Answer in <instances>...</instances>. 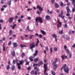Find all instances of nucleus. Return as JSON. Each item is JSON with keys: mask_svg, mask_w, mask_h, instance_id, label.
Returning <instances> with one entry per match:
<instances>
[{"mask_svg": "<svg viewBox=\"0 0 75 75\" xmlns=\"http://www.w3.org/2000/svg\"><path fill=\"white\" fill-rule=\"evenodd\" d=\"M3 51H6V48H5V47H3Z\"/></svg>", "mask_w": 75, "mask_h": 75, "instance_id": "nucleus-48", "label": "nucleus"}, {"mask_svg": "<svg viewBox=\"0 0 75 75\" xmlns=\"http://www.w3.org/2000/svg\"><path fill=\"white\" fill-rule=\"evenodd\" d=\"M46 50H47V51H48V47L47 46L46 48Z\"/></svg>", "mask_w": 75, "mask_h": 75, "instance_id": "nucleus-63", "label": "nucleus"}, {"mask_svg": "<svg viewBox=\"0 0 75 75\" xmlns=\"http://www.w3.org/2000/svg\"><path fill=\"white\" fill-rule=\"evenodd\" d=\"M61 58L62 59H63V60H64V58H65L66 59H67V58H68V57H67V56L63 55L62 56Z\"/></svg>", "mask_w": 75, "mask_h": 75, "instance_id": "nucleus-11", "label": "nucleus"}, {"mask_svg": "<svg viewBox=\"0 0 75 75\" xmlns=\"http://www.w3.org/2000/svg\"><path fill=\"white\" fill-rule=\"evenodd\" d=\"M67 27H68V25H67V24H65L64 25V27L65 28H67Z\"/></svg>", "mask_w": 75, "mask_h": 75, "instance_id": "nucleus-52", "label": "nucleus"}, {"mask_svg": "<svg viewBox=\"0 0 75 75\" xmlns=\"http://www.w3.org/2000/svg\"><path fill=\"white\" fill-rule=\"evenodd\" d=\"M7 7V6L6 5H3V6L2 7V8H6Z\"/></svg>", "mask_w": 75, "mask_h": 75, "instance_id": "nucleus-47", "label": "nucleus"}, {"mask_svg": "<svg viewBox=\"0 0 75 75\" xmlns=\"http://www.w3.org/2000/svg\"><path fill=\"white\" fill-rule=\"evenodd\" d=\"M25 61H26V63L25 64V65H29V64L30 63V62H27V60H26V59L25 60Z\"/></svg>", "mask_w": 75, "mask_h": 75, "instance_id": "nucleus-21", "label": "nucleus"}, {"mask_svg": "<svg viewBox=\"0 0 75 75\" xmlns=\"http://www.w3.org/2000/svg\"><path fill=\"white\" fill-rule=\"evenodd\" d=\"M20 46L21 47V48H23V47H27L26 45H24L23 44H20Z\"/></svg>", "mask_w": 75, "mask_h": 75, "instance_id": "nucleus-22", "label": "nucleus"}, {"mask_svg": "<svg viewBox=\"0 0 75 75\" xmlns=\"http://www.w3.org/2000/svg\"><path fill=\"white\" fill-rule=\"evenodd\" d=\"M59 34H62V33H63V30H62L61 31H59Z\"/></svg>", "mask_w": 75, "mask_h": 75, "instance_id": "nucleus-34", "label": "nucleus"}, {"mask_svg": "<svg viewBox=\"0 0 75 75\" xmlns=\"http://www.w3.org/2000/svg\"><path fill=\"white\" fill-rule=\"evenodd\" d=\"M66 50L67 54H69V49H66Z\"/></svg>", "mask_w": 75, "mask_h": 75, "instance_id": "nucleus-38", "label": "nucleus"}, {"mask_svg": "<svg viewBox=\"0 0 75 75\" xmlns=\"http://www.w3.org/2000/svg\"><path fill=\"white\" fill-rule=\"evenodd\" d=\"M57 23H58L57 25V27L58 28H59V24H60V26H61L62 25V22H59V20H58L57 21Z\"/></svg>", "mask_w": 75, "mask_h": 75, "instance_id": "nucleus-8", "label": "nucleus"}, {"mask_svg": "<svg viewBox=\"0 0 75 75\" xmlns=\"http://www.w3.org/2000/svg\"><path fill=\"white\" fill-rule=\"evenodd\" d=\"M29 46L30 49H31V50L33 51V48H35V43L34 42H33L31 44H30L29 45Z\"/></svg>", "mask_w": 75, "mask_h": 75, "instance_id": "nucleus-2", "label": "nucleus"}, {"mask_svg": "<svg viewBox=\"0 0 75 75\" xmlns=\"http://www.w3.org/2000/svg\"><path fill=\"white\" fill-rule=\"evenodd\" d=\"M9 35H11V34H12V30H10L9 32Z\"/></svg>", "mask_w": 75, "mask_h": 75, "instance_id": "nucleus-40", "label": "nucleus"}, {"mask_svg": "<svg viewBox=\"0 0 75 75\" xmlns=\"http://www.w3.org/2000/svg\"><path fill=\"white\" fill-rule=\"evenodd\" d=\"M10 66H8L6 67V69L7 70H8V69H10Z\"/></svg>", "mask_w": 75, "mask_h": 75, "instance_id": "nucleus-46", "label": "nucleus"}, {"mask_svg": "<svg viewBox=\"0 0 75 75\" xmlns=\"http://www.w3.org/2000/svg\"><path fill=\"white\" fill-rule=\"evenodd\" d=\"M11 1L10 0V1L8 2L7 3V4H8V5L10 6V5L11 4Z\"/></svg>", "mask_w": 75, "mask_h": 75, "instance_id": "nucleus-32", "label": "nucleus"}, {"mask_svg": "<svg viewBox=\"0 0 75 75\" xmlns=\"http://www.w3.org/2000/svg\"><path fill=\"white\" fill-rule=\"evenodd\" d=\"M34 37V35H30V36L29 37V38L30 39H32L33 38V37Z\"/></svg>", "mask_w": 75, "mask_h": 75, "instance_id": "nucleus-24", "label": "nucleus"}, {"mask_svg": "<svg viewBox=\"0 0 75 75\" xmlns=\"http://www.w3.org/2000/svg\"><path fill=\"white\" fill-rule=\"evenodd\" d=\"M37 8L38 9V8H39V10H40V11H42L43 10V8H42L39 5H37Z\"/></svg>", "mask_w": 75, "mask_h": 75, "instance_id": "nucleus-7", "label": "nucleus"}, {"mask_svg": "<svg viewBox=\"0 0 75 75\" xmlns=\"http://www.w3.org/2000/svg\"><path fill=\"white\" fill-rule=\"evenodd\" d=\"M38 52L37 50H35V53H34L33 54V56L34 57H36L37 55V54H38Z\"/></svg>", "mask_w": 75, "mask_h": 75, "instance_id": "nucleus-10", "label": "nucleus"}, {"mask_svg": "<svg viewBox=\"0 0 75 75\" xmlns=\"http://www.w3.org/2000/svg\"><path fill=\"white\" fill-rule=\"evenodd\" d=\"M13 47L14 48H16L17 46H18V45L17 44V43L14 42L13 43Z\"/></svg>", "mask_w": 75, "mask_h": 75, "instance_id": "nucleus-15", "label": "nucleus"}, {"mask_svg": "<svg viewBox=\"0 0 75 75\" xmlns=\"http://www.w3.org/2000/svg\"><path fill=\"white\" fill-rule=\"evenodd\" d=\"M66 39L67 40V41H69L70 40L69 37H68V36H67L66 37Z\"/></svg>", "mask_w": 75, "mask_h": 75, "instance_id": "nucleus-33", "label": "nucleus"}, {"mask_svg": "<svg viewBox=\"0 0 75 75\" xmlns=\"http://www.w3.org/2000/svg\"><path fill=\"white\" fill-rule=\"evenodd\" d=\"M1 4H4V1H3V0H1Z\"/></svg>", "mask_w": 75, "mask_h": 75, "instance_id": "nucleus-64", "label": "nucleus"}, {"mask_svg": "<svg viewBox=\"0 0 75 75\" xmlns=\"http://www.w3.org/2000/svg\"><path fill=\"white\" fill-rule=\"evenodd\" d=\"M51 73H52V75H55V72L53 71H51Z\"/></svg>", "mask_w": 75, "mask_h": 75, "instance_id": "nucleus-27", "label": "nucleus"}, {"mask_svg": "<svg viewBox=\"0 0 75 75\" xmlns=\"http://www.w3.org/2000/svg\"><path fill=\"white\" fill-rule=\"evenodd\" d=\"M62 69H64V71L67 74H68L69 72V68L65 66H62L61 69V70L62 71Z\"/></svg>", "mask_w": 75, "mask_h": 75, "instance_id": "nucleus-1", "label": "nucleus"}, {"mask_svg": "<svg viewBox=\"0 0 75 75\" xmlns=\"http://www.w3.org/2000/svg\"><path fill=\"white\" fill-rule=\"evenodd\" d=\"M33 58H34V57L31 56L30 57H29V60L30 61L32 62V61H33Z\"/></svg>", "mask_w": 75, "mask_h": 75, "instance_id": "nucleus-17", "label": "nucleus"}, {"mask_svg": "<svg viewBox=\"0 0 75 75\" xmlns=\"http://www.w3.org/2000/svg\"><path fill=\"white\" fill-rule=\"evenodd\" d=\"M56 62H54L53 63V66H57V64L56 63Z\"/></svg>", "mask_w": 75, "mask_h": 75, "instance_id": "nucleus-26", "label": "nucleus"}, {"mask_svg": "<svg viewBox=\"0 0 75 75\" xmlns=\"http://www.w3.org/2000/svg\"><path fill=\"white\" fill-rule=\"evenodd\" d=\"M66 2H67V6H69L70 5V3L68 2V1H66Z\"/></svg>", "mask_w": 75, "mask_h": 75, "instance_id": "nucleus-41", "label": "nucleus"}, {"mask_svg": "<svg viewBox=\"0 0 75 75\" xmlns=\"http://www.w3.org/2000/svg\"><path fill=\"white\" fill-rule=\"evenodd\" d=\"M57 48L56 47H54V51H57Z\"/></svg>", "mask_w": 75, "mask_h": 75, "instance_id": "nucleus-42", "label": "nucleus"}, {"mask_svg": "<svg viewBox=\"0 0 75 75\" xmlns=\"http://www.w3.org/2000/svg\"><path fill=\"white\" fill-rule=\"evenodd\" d=\"M41 11H40L39 12V11H38V14H41Z\"/></svg>", "mask_w": 75, "mask_h": 75, "instance_id": "nucleus-55", "label": "nucleus"}, {"mask_svg": "<svg viewBox=\"0 0 75 75\" xmlns=\"http://www.w3.org/2000/svg\"><path fill=\"white\" fill-rule=\"evenodd\" d=\"M38 61V58H36V59H34V62H35V63H37Z\"/></svg>", "mask_w": 75, "mask_h": 75, "instance_id": "nucleus-23", "label": "nucleus"}, {"mask_svg": "<svg viewBox=\"0 0 75 75\" xmlns=\"http://www.w3.org/2000/svg\"><path fill=\"white\" fill-rule=\"evenodd\" d=\"M11 41H10L8 43V45L10 46L11 45Z\"/></svg>", "mask_w": 75, "mask_h": 75, "instance_id": "nucleus-44", "label": "nucleus"}, {"mask_svg": "<svg viewBox=\"0 0 75 75\" xmlns=\"http://www.w3.org/2000/svg\"><path fill=\"white\" fill-rule=\"evenodd\" d=\"M11 69L12 71H14V69H15V67H14V66H12Z\"/></svg>", "mask_w": 75, "mask_h": 75, "instance_id": "nucleus-37", "label": "nucleus"}, {"mask_svg": "<svg viewBox=\"0 0 75 75\" xmlns=\"http://www.w3.org/2000/svg\"><path fill=\"white\" fill-rule=\"evenodd\" d=\"M70 16V14L69 13H67L66 14V16H67L68 17H69Z\"/></svg>", "mask_w": 75, "mask_h": 75, "instance_id": "nucleus-50", "label": "nucleus"}, {"mask_svg": "<svg viewBox=\"0 0 75 75\" xmlns=\"http://www.w3.org/2000/svg\"><path fill=\"white\" fill-rule=\"evenodd\" d=\"M37 41L36 44V46H37L38 45V44L39 43V40H38V39H37Z\"/></svg>", "mask_w": 75, "mask_h": 75, "instance_id": "nucleus-29", "label": "nucleus"}, {"mask_svg": "<svg viewBox=\"0 0 75 75\" xmlns=\"http://www.w3.org/2000/svg\"><path fill=\"white\" fill-rule=\"evenodd\" d=\"M18 61V60L17 59H16V60H13V63L14 64H15L16 62H17Z\"/></svg>", "mask_w": 75, "mask_h": 75, "instance_id": "nucleus-18", "label": "nucleus"}, {"mask_svg": "<svg viewBox=\"0 0 75 75\" xmlns=\"http://www.w3.org/2000/svg\"><path fill=\"white\" fill-rule=\"evenodd\" d=\"M69 58L71 59L72 58V54L71 53H69Z\"/></svg>", "mask_w": 75, "mask_h": 75, "instance_id": "nucleus-28", "label": "nucleus"}, {"mask_svg": "<svg viewBox=\"0 0 75 75\" xmlns=\"http://www.w3.org/2000/svg\"><path fill=\"white\" fill-rule=\"evenodd\" d=\"M38 66V64H35L34 63L33 64V66Z\"/></svg>", "mask_w": 75, "mask_h": 75, "instance_id": "nucleus-45", "label": "nucleus"}, {"mask_svg": "<svg viewBox=\"0 0 75 75\" xmlns=\"http://www.w3.org/2000/svg\"><path fill=\"white\" fill-rule=\"evenodd\" d=\"M55 62H59V59H57V58H56Z\"/></svg>", "mask_w": 75, "mask_h": 75, "instance_id": "nucleus-25", "label": "nucleus"}, {"mask_svg": "<svg viewBox=\"0 0 75 75\" xmlns=\"http://www.w3.org/2000/svg\"><path fill=\"white\" fill-rule=\"evenodd\" d=\"M43 64V62H42V61H41L40 62V65H42Z\"/></svg>", "mask_w": 75, "mask_h": 75, "instance_id": "nucleus-54", "label": "nucleus"}, {"mask_svg": "<svg viewBox=\"0 0 75 75\" xmlns=\"http://www.w3.org/2000/svg\"><path fill=\"white\" fill-rule=\"evenodd\" d=\"M46 20H50L51 19V17L49 15H46L45 16Z\"/></svg>", "mask_w": 75, "mask_h": 75, "instance_id": "nucleus-6", "label": "nucleus"}, {"mask_svg": "<svg viewBox=\"0 0 75 75\" xmlns=\"http://www.w3.org/2000/svg\"><path fill=\"white\" fill-rule=\"evenodd\" d=\"M38 20L40 22V23H43V21H42V18L41 17H39L38 18H36L35 21L36 22H37Z\"/></svg>", "mask_w": 75, "mask_h": 75, "instance_id": "nucleus-3", "label": "nucleus"}, {"mask_svg": "<svg viewBox=\"0 0 75 75\" xmlns=\"http://www.w3.org/2000/svg\"><path fill=\"white\" fill-rule=\"evenodd\" d=\"M60 5L61 7H63V6H64V3H63L62 2H61Z\"/></svg>", "mask_w": 75, "mask_h": 75, "instance_id": "nucleus-30", "label": "nucleus"}, {"mask_svg": "<svg viewBox=\"0 0 75 75\" xmlns=\"http://www.w3.org/2000/svg\"><path fill=\"white\" fill-rule=\"evenodd\" d=\"M54 6L56 8H57L59 7V5H58V4L56 3H55V4H54Z\"/></svg>", "mask_w": 75, "mask_h": 75, "instance_id": "nucleus-16", "label": "nucleus"}, {"mask_svg": "<svg viewBox=\"0 0 75 75\" xmlns=\"http://www.w3.org/2000/svg\"><path fill=\"white\" fill-rule=\"evenodd\" d=\"M35 75H37V71H35Z\"/></svg>", "mask_w": 75, "mask_h": 75, "instance_id": "nucleus-56", "label": "nucleus"}, {"mask_svg": "<svg viewBox=\"0 0 75 75\" xmlns=\"http://www.w3.org/2000/svg\"><path fill=\"white\" fill-rule=\"evenodd\" d=\"M67 46L66 45H65L64 46V48L65 50H67Z\"/></svg>", "mask_w": 75, "mask_h": 75, "instance_id": "nucleus-60", "label": "nucleus"}, {"mask_svg": "<svg viewBox=\"0 0 75 75\" xmlns=\"http://www.w3.org/2000/svg\"><path fill=\"white\" fill-rule=\"evenodd\" d=\"M18 69H21V66H18Z\"/></svg>", "mask_w": 75, "mask_h": 75, "instance_id": "nucleus-51", "label": "nucleus"}, {"mask_svg": "<svg viewBox=\"0 0 75 75\" xmlns=\"http://www.w3.org/2000/svg\"><path fill=\"white\" fill-rule=\"evenodd\" d=\"M22 58L25 57V54L24 53H23L22 54Z\"/></svg>", "mask_w": 75, "mask_h": 75, "instance_id": "nucleus-39", "label": "nucleus"}, {"mask_svg": "<svg viewBox=\"0 0 75 75\" xmlns=\"http://www.w3.org/2000/svg\"><path fill=\"white\" fill-rule=\"evenodd\" d=\"M30 74L31 75H33L34 74V70H32L30 72Z\"/></svg>", "mask_w": 75, "mask_h": 75, "instance_id": "nucleus-43", "label": "nucleus"}, {"mask_svg": "<svg viewBox=\"0 0 75 75\" xmlns=\"http://www.w3.org/2000/svg\"><path fill=\"white\" fill-rule=\"evenodd\" d=\"M66 10H67V13H71V10L69 9V6H67L66 7Z\"/></svg>", "mask_w": 75, "mask_h": 75, "instance_id": "nucleus-9", "label": "nucleus"}, {"mask_svg": "<svg viewBox=\"0 0 75 75\" xmlns=\"http://www.w3.org/2000/svg\"><path fill=\"white\" fill-rule=\"evenodd\" d=\"M55 0H52L51 3H52V4H54V1H55Z\"/></svg>", "mask_w": 75, "mask_h": 75, "instance_id": "nucleus-53", "label": "nucleus"}, {"mask_svg": "<svg viewBox=\"0 0 75 75\" xmlns=\"http://www.w3.org/2000/svg\"><path fill=\"white\" fill-rule=\"evenodd\" d=\"M19 62L20 63H17V65L18 66H20L21 65H22L24 62V61L22 60V61H19Z\"/></svg>", "mask_w": 75, "mask_h": 75, "instance_id": "nucleus-5", "label": "nucleus"}, {"mask_svg": "<svg viewBox=\"0 0 75 75\" xmlns=\"http://www.w3.org/2000/svg\"><path fill=\"white\" fill-rule=\"evenodd\" d=\"M72 47L73 48H75V43L72 46Z\"/></svg>", "mask_w": 75, "mask_h": 75, "instance_id": "nucleus-62", "label": "nucleus"}, {"mask_svg": "<svg viewBox=\"0 0 75 75\" xmlns=\"http://www.w3.org/2000/svg\"><path fill=\"white\" fill-rule=\"evenodd\" d=\"M40 31L42 33V34H43V35H45V34H46V33L44 31V30H40Z\"/></svg>", "mask_w": 75, "mask_h": 75, "instance_id": "nucleus-19", "label": "nucleus"}, {"mask_svg": "<svg viewBox=\"0 0 75 75\" xmlns=\"http://www.w3.org/2000/svg\"><path fill=\"white\" fill-rule=\"evenodd\" d=\"M31 69V67L30 66L28 68H27V70H30Z\"/></svg>", "mask_w": 75, "mask_h": 75, "instance_id": "nucleus-57", "label": "nucleus"}, {"mask_svg": "<svg viewBox=\"0 0 75 75\" xmlns=\"http://www.w3.org/2000/svg\"><path fill=\"white\" fill-rule=\"evenodd\" d=\"M53 68H54L53 69V70L54 71H56V68L57 67V66H53Z\"/></svg>", "mask_w": 75, "mask_h": 75, "instance_id": "nucleus-31", "label": "nucleus"}, {"mask_svg": "<svg viewBox=\"0 0 75 75\" xmlns=\"http://www.w3.org/2000/svg\"><path fill=\"white\" fill-rule=\"evenodd\" d=\"M11 54H12V57H15L16 53H15V51H14V50H13V52H11Z\"/></svg>", "mask_w": 75, "mask_h": 75, "instance_id": "nucleus-13", "label": "nucleus"}, {"mask_svg": "<svg viewBox=\"0 0 75 75\" xmlns=\"http://www.w3.org/2000/svg\"><path fill=\"white\" fill-rule=\"evenodd\" d=\"M14 18L13 17H11L9 18V23H12L13 22V21Z\"/></svg>", "mask_w": 75, "mask_h": 75, "instance_id": "nucleus-12", "label": "nucleus"}, {"mask_svg": "<svg viewBox=\"0 0 75 75\" xmlns=\"http://www.w3.org/2000/svg\"><path fill=\"white\" fill-rule=\"evenodd\" d=\"M39 37H40V38H42V35L41 34H40L39 35Z\"/></svg>", "mask_w": 75, "mask_h": 75, "instance_id": "nucleus-61", "label": "nucleus"}, {"mask_svg": "<svg viewBox=\"0 0 75 75\" xmlns=\"http://www.w3.org/2000/svg\"><path fill=\"white\" fill-rule=\"evenodd\" d=\"M63 14H64V13H63V11H62L61 12V13H59V17H61L62 18V19H64V17H65V16H63Z\"/></svg>", "mask_w": 75, "mask_h": 75, "instance_id": "nucleus-4", "label": "nucleus"}, {"mask_svg": "<svg viewBox=\"0 0 75 75\" xmlns=\"http://www.w3.org/2000/svg\"><path fill=\"white\" fill-rule=\"evenodd\" d=\"M31 17H29L28 18V20H31Z\"/></svg>", "mask_w": 75, "mask_h": 75, "instance_id": "nucleus-59", "label": "nucleus"}, {"mask_svg": "<svg viewBox=\"0 0 75 75\" xmlns=\"http://www.w3.org/2000/svg\"><path fill=\"white\" fill-rule=\"evenodd\" d=\"M17 25V24H15L13 25V26L12 27V29H14V28H15V27Z\"/></svg>", "mask_w": 75, "mask_h": 75, "instance_id": "nucleus-35", "label": "nucleus"}, {"mask_svg": "<svg viewBox=\"0 0 75 75\" xmlns=\"http://www.w3.org/2000/svg\"><path fill=\"white\" fill-rule=\"evenodd\" d=\"M29 26H28L26 28V30H28L29 29Z\"/></svg>", "mask_w": 75, "mask_h": 75, "instance_id": "nucleus-58", "label": "nucleus"}, {"mask_svg": "<svg viewBox=\"0 0 75 75\" xmlns=\"http://www.w3.org/2000/svg\"><path fill=\"white\" fill-rule=\"evenodd\" d=\"M4 22V21H3V20H0V23H3Z\"/></svg>", "mask_w": 75, "mask_h": 75, "instance_id": "nucleus-49", "label": "nucleus"}, {"mask_svg": "<svg viewBox=\"0 0 75 75\" xmlns=\"http://www.w3.org/2000/svg\"><path fill=\"white\" fill-rule=\"evenodd\" d=\"M44 68L45 70L44 71V74H45L46 71H47V66H44Z\"/></svg>", "mask_w": 75, "mask_h": 75, "instance_id": "nucleus-14", "label": "nucleus"}, {"mask_svg": "<svg viewBox=\"0 0 75 75\" xmlns=\"http://www.w3.org/2000/svg\"><path fill=\"white\" fill-rule=\"evenodd\" d=\"M72 1V4H75V0H71Z\"/></svg>", "mask_w": 75, "mask_h": 75, "instance_id": "nucleus-36", "label": "nucleus"}, {"mask_svg": "<svg viewBox=\"0 0 75 75\" xmlns=\"http://www.w3.org/2000/svg\"><path fill=\"white\" fill-rule=\"evenodd\" d=\"M51 36L54 38H56V37H57V35L55 34L52 35Z\"/></svg>", "mask_w": 75, "mask_h": 75, "instance_id": "nucleus-20", "label": "nucleus"}]
</instances>
